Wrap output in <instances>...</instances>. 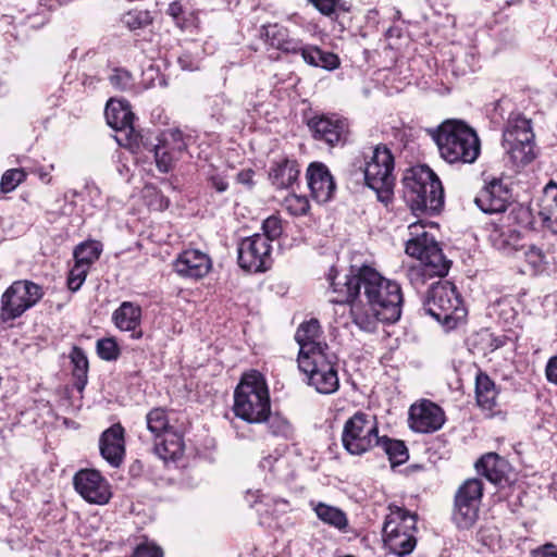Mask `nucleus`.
<instances>
[{
    "label": "nucleus",
    "instance_id": "49530a36",
    "mask_svg": "<svg viewBox=\"0 0 557 557\" xmlns=\"http://www.w3.org/2000/svg\"><path fill=\"white\" fill-rule=\"evenodd\" d=\"M540 216L544 226L557 234V194L553 195L552 202L541 210Z\"/></svg>",
    "mask_w": 557,
    "mask_h": 557
},
{
    "label": "nucleus",
    "instance_id": "9d476101",
    "mask_svg": "<svg viewBox=\"0 0 557 557\" xmlns=\"http://www.w3.org/2000/svg\"><path fill=\"white\" fill-rule=\"evenodd\" d=\"M311 348L309 356H298V368L307 376L308 385L314 387L320 394L330 395L339 388V379L336 370V356L327 348L314 352ZM306 351V349L304 350Z\"/></svg>",
    "mask_w": 557,
    "mask_h": 557
},
{
    "label": "nucleus",
    "instance_id": "72a5a7b5",
    "mask_svg": "<svg viewBox=\"0 0 557 557\" xmlns=\"http://www.w3.org/2000/svg\"><path fill=\"white\" fill-rule=\"evenodd\" d=\"M70 358L73 363L74 386L78 392H82L88 382L89 363L87 356L81 347L74 346Z\"/></svg>",
    "mask_w": 557,
    "mask_h": 557
},
{
    "label": "nucleus",
    "instance_id": "7c9ffc66",
    "mask_svg": "<svg viewBox=\"0 0 557 557\" xmlns=\"http://www.w3.org/2000/svg\"><path fill=\"white\" fill-rule=\"evenodd\" d=\"M154 453L164 461L181 458L184 453L182 436L173 430L168 432L165 435L161 436V442L156 441Z\"/></svg>",
    "mask_w": 557,
    "mask_h": 557
},
{
    "label": "nucleus",
    "instance_id": "b1692460",
    "mask_svg": "<svg viewBox=\"0 0 557 557\" xmlns=\"http://www.w3.org/2000/svg\"><path fill=\"white\" fill-rule=\"evenodd\" d=\"M261 36L265 42L286 54H297L301 39L293 37L283 25L269 24L261 28Z\"/></svg>",
    "mask_w": 557,
    "mask_h": 557
},
{
    "label": "nucleus",
    "instance_id": "0eeeda50",
    "mask_svg": "<svg viewBox=\"0 0 557 557\" xmlns=\"http://www.w3.org/2000/svg\"><path fill=\"white\" fill-rule=\"evenodd\" d=\"M423 310L447 331L455 329L467 315L461 296L449 281L431 284L423 299Z\"/></svg>",
    "mask_w": 557,
    "mask_h": 557
},
{
    "label": "nucleus",
    "instance_id": "7ed1b4c3",
    "mask_svg": "<svg viewBox=\"0 0 557 557\" xmlns=\"http://www.w3.org/2000/svg\"><path fill=\"white\" fill-rule=\"evenodd\" d=\"M403 197L414 214H436L444 205L440 178L428 165L408 169L403 178Z\"/></svg>",
    "mask_w": 557,
    "mask_h": 557
},
{
    "label": "nucleus",
    "instance_id": "de8ad7c7",
    "mask_svg": "<svg viewBox=\"0 0 557 557\" xmlns=\"http://www.w3.org/2000/svg\"><path fill=\"white\" fill-rule=\"evenodd\" d=\"M123 23L129 29H137L151 23V16L147 11H129L123 16Z\"/></svg>",
    "mask_w": 557,
    "mask_h": 557
},
{
    "label": "nucleus",
    "instance_id": "6ab92c4d",
    "mask_svg": "<svg viewBox=\"0 0 557 557\" xmlns=\"http://www.w3.org/2000/svg\"><path fill=\"white\" fill-rule=\"evenodd\" d=\"M408 422L414 432L433 433L443 426L445 413L440 406L424 399L419 404L411 405Z\"/></svg>",
    "mask_w": 557,
    "mask_h": 557
},
{
    "label": "nucleus",
    "instance_id": "ea45409f",
    "mask_svg": "<svg viewBox=\"0 0 557 557\" xmlns=\"http://www.w3.org/2000/svg\"><path fill=\"white\" fill-rule=\"evenodd\" d=\"M264 422L268 423V428L274 436L287 438L292 435L293 428L289 421L280 414H271L270 412Z\"/></svg>",
    "mask_w": 557,
    "mask_h": 557
},
{
    "label": "nucleus",
    "instance_id": "bb28decb",
    "mask_svg": "<svg viewBox=\"0 0 557 557\" xmlns=\"http://www.w3.org/2000/svg\"><path fill=\"white\" fill-rule=\"evenodd\" d=\"M299 173L296 160L281 157L273 161L269 177L276 188H289L297 181Z\"/></svg>",
    "mask_w": 557,
    "mask_h": 557
},
{
    "label": "nucleus",
    "instance_id": "338daca9",
    "mask_svg": "<svg viewBox=\"0 0 557 557\" xmlns=\"http://www.w3.org/2000/svg\"><path fill=\"white\" fill-rule=\"evenodd\" d=\"M275 504L276 505H282L283 507H287L288 506V502L286 499H283V498L275 500Z\"/></svg>",
    "mask_w": 557,
    "mask_h": 557
},
{
    "label": "nucleus",
    "instance_id": "680f3d73",
    "mask_svg": "<svg viewBox=\"0 0 557 557\" xmlns=\"http://www.w3.org/2000/svg\"><path fill=\"white\" fill-rule=\"evenodd\" d=\"M212 185L219 193H223L227 189V183L222 178H213Z\"/></svg>",
    "mask_w": 557,
    "mask_h": 557
},
{
    "label": "nucleus",
    "instance_id": "6e6d98bb",
    "mask_svg": "<svg viewBox=\"0 0 557 557\" xmlns=\"http://www.w3.org/2000/svg\"><path fill=\"white\" fill-rule=\"evenodd\" d=\"M545 375L548 382L557 385V356L548 359L545 367Z\"/></svg>",
    "mask_w": 557,
    "mask_h": 557
},
{
    "label": "nucleus",
    "instance_id": "a19ab883",
    "mask_svg": "<svg viewBox=\"0 0 557 557\" xmlns=\"http://www.w3.org/2000/svg\"><path fill=\"white\" fill-rule=\"evenodd\" d=\"M109 82L113 88L120 91H128L134 86L133 75L124 69H113L109 75Z\"/></svg>",
    "mask_w": 557,
    "mask_h": 557
},
{
    "label": "nucleus",
    "instance_id": "e433bc0d",
    "mask_svg": "<svg viewBox=\"0 0 557 557\" xmlns=\"http://www.w3.org/2000/svg\"><path fill=\"white\" fill-rule=\"evenodd\" d=\"M102 252V244L98 240H87L74 249V259L75 262L85 265L90 269V267L100 258Z\"/></svg>",
    "mask_w": 557,
    "mask_h": 557
},
{
    "label": "nucleus",
    "instance_id": "e2e57ef3",
    "mask_svg": "<svg viewBox=\"0 0 557 557\" xmlns=\"http://www.w3.org/2000/svg\"><path fill=\"white\" fill-rule=\"evenodd\" d=\"M40 5L47 7L49 9H52L54 4H60L63 0H38Z\"/></svg>",
    "mask_w": 557,
    "mask_h": 557
},
{
    "label": "nucleus",
    "instance_id": "f704fd0d",
    "mask_svg": "<svg viewBox=\"0 0 557 557\" xmlns=\"http://www.w3.org/2000/svg\"><path fill=\"white\" fill-rule=\"evenodd\" d=\"M146 424L154 441H159L161 436L173 430L166 410L161 407L153 408L146 414Z\"/></svg>",
    "mask_w": 557,
    "mask_h": 557
},
{
    "label": "nucleus",
    "instance_id": "58836bf2",
    "mask_svg": "<svg viewBox=\"0 0 557 557\" xmlns=\"http://www.w3.org/2000/svg\"><path fill=\"white\" fill-rule=\"evenodd\" d=\"M351 314L354 323L361 330L372 333L376 330L377 322L381 321L375 311H364L361 307L354 305L351 307Z\"/></svg>",
    "mask_w": 557,
    "mask_h": 557
},
{
    "label": "nucleus",
    "instance_id": "39448f33",
    "mask_svg": "<svg viewBox=\"0 0 557 557\" xmlns=\"http://www.w3.org/2000/svg\"><path fill=\"white\" fill-rule=\"evenodd\" d=\"M433 138L441 157L448 163H473L481 151L476 133L461 121H446L434 132Z\"/></svg>",
    "mask_w": 557,
    "mask_h": 557
},
{
    "label": "nucleus",
    "instance_id": "c85d7f7f",
    "mask_svg": "<svg viewBox=\"0 0 557 557\" xmlns=\"http://www.w3.org/2000/svg\"><path fill=\"white\" fill-rule=\"evenodd\" d=\"M320 333V324L315 319H311L310 321L304 322L299 325L296 331L295 339L299 345V354L298 356H309L310 351H304L305 348H311L314 352L321 350H327L329 346L326 344H322L317 342Z\"/></svg>",
    "mask_w": 557,
    "mask_h": 557
},
{
    "label": "nucleus",
    "instance_id": "a878e982",
    "mask_svg": "<svg viewBox=\"0 0 557 557\" xmlns=\"http://www.w3.org/2000/svg\"><path fill=\"white\" fill-rule=\"evenodd\" d=\"M297 54H300L302 61L313 67H320L326 71H334L339 67L341 61L337 54L325 51L314 45L304 44L301 40Z\"/></svg>",
    "mask_w": 557,
    "mask_h": 557
},
{
    "label": "nucleus",
    "instance_id": "a18cd8bd",
    "mask_svg": "<svg viewBox=\"0 0 557 557\" xmlns=\"http://www.w3.org/2000/svg\"><path fill=\"white\" fill-rule=\"evenodd\" d=\"M286 463L287 461L285 458L281 457L277 454H270L268 456L262 457V459L259 462V467L264 471H269L275 478H282V469L286 466Z\"/></svg>",
    "mask_w": 557,
    "mask_h": 557
},
{
    "label": "nucleus",
    "instance_id": "69168bd1",
    "mask_svg": "<svg viewBox=\"0 0 557 557\" xmlns=\"http://www.w3.org/2000/svg\"><path fill=\"white\" fill-rule=\"evenodd\" d=\"M39 177L41 181L46 182V183H49L50 182V177L48 176V173L46 172H39Z\"/></svg>",
    "mask_w": 557,
    "mask_h": 557
},
{
    "label": "nucleus",
    "instance_id": "c9c22d12",
    "mask_svg": "<svg viewBox=\"0 0 557 557\" xmlns=\"http://www.w3.org/2000/svg\"><path fill=\"white\" fill-rule=\"evenodd\" d=\"M376 447L382 448L393 466L401 465L408 460V449L404 442L399 440L380 436V443H377Z\"/></svg>",
    "mask_w": 557,
    "mask_h": 557
},
{
    "label": "nucleus",
    "instance_id": "aec40b11",
    "mask_svg": "<svg viewBox=\"0 0 557 557\" xmlns=\"http://www.w3.org/2000/svg\"><path fill=\"white\" fill-rule=\"evenodd\" d=\"M306 178L314 200L320 203L331 200L335 193L336 184L329 168L324 163H310L306 171Z\"/></svg>",
    "mask_w": 557,
    "mask_h": 557
},
{
    "label": "nucleus",
    "instance_id": "473e14b6",
    "mask_svg": "<svg viewBox=\"0 0 557 557\" xmlns=\"http://www.w3.org/2000/svg\"><path fill=\"white\" fill-rule=\"evenodd\" d=\"M310 506L323 523L333 527L338 531H346L348 527V518L342 509L322 502H310Z\"/></svg>",
    "mask_w": 557,
    "mask_h": 557
},
{
    "label": "nucleus",
    "instance_id": "c756f323",
    "mask_svg": "<svg viewBox=\"0 0 557 557\" xmlns=\"http://www.w3.org/2000/svg\"><path fill=\"white\" fill-rule=\"evenodd\" d=\"M476 471L493 484H500L506 478L508 463L495 453L482 456L475 463Z\"/></svg>",
    "mask_w": 557,
    "mask_h": 557
},
{
    "label": "nucleus",
    "instance_id": "ddd939ff",
    "mask_svg": "<svg viewBox=\"0 0 557 557\" xmlns=\"http://www.w3.org/2000/svg\"><path fill=\"white\" fill-rule=\"evenodd\" d=\"M417 516L397 508L385 520L383 535L386 546L398 556L410 554L416 545Z\"/></svg>",
    "mask_w": 557,
    "mask_h": 557
},
{
    "label": "nucleus",
    "instance_id": "09e8293b",
    "mask_svg": "<svg viewBox=\"0 0 557 557\" xmlns=\"http://www.w3.org/2000/svg\"><path fill=\"white\" fill-rule=\"evenodd\" d=\"M89 269L75 262L67 276V287L77 292L84 284Z\"/></svg>",
    "mask_w": 557,
    "mask_h": 557
},
{
    "label": "nucleus",
    "instance_id": "4c0bfd02",
    "mask_svg": "<svg viewBox=\"0 0 557 557\" xmlns=\"http://www.w3.org/2000/svg\"><path fill=\"white\" fill-rule=\"evenodd\" d=\"M321 14L330 17L332 21L337 23V30L343 32L345 29L344 23L338 21V10L347 11L341 0H308Z\"/></svg>",
    "mask_w": 557,
    "mask_h": 557
},
{
    "label": "nucleus",
    "instance_id": "1a4fd4ad",
    "mask_svg": "<svg viewBox=\"0 0 557 557\" xmlns=\"http://www.w3.org/2000/svg\"><path fill=\"white\" fill-rule=\"evenodd\" d=\"M531 120L511 114L503 132V148L512 164L524 166L535 159V143Z\"/></svg>",
    "mask_w": 557,
    "mask_h": 557
},
{
    "label": "nucleus",
    "instance_id": "79ce46f5",
    "mask_svg": "<svg viewBox=\"0 0 557 557\" xmlns=\"http://www.w3.org/2000/svg\"><path fill=\"white\" fill-rule=\"evenodd\" d=\"M169 147H172L173 150H176L182 154L187 149V144L184 138V134L178 128H172L163 132L158 138Z\"/></svg>",
    "mask_w": 557,
    "mask_h": 557
},
{
    "label": "nucleus",
    "instance_id": "bf43d9fd",
    "mask_svg": "<svg viewBox=\"0 0 557 557\" xmlns=\"http://www.w3.org/2000/svg\"><path fill=\"white\" fill-rule=\"evenodd\" d=\"M507 342L506 336H492L490 338L488 347L492 351L502 348Z\"/></svg>",
    "mask_w": 557,
    "mask_h": 557
},
{
    "label": "nucleus",
    "instance_id": "20e7f679",
    "mask_svg": "<svg viewBox=\"0 0 557 557\" xmlns=\"http://www.w3.org/2000/svg\"><path fill=\"white\" fill-rule=\"evenodd\" d=\"M403 197L414 214H436L444 205L440 178L428 165L408 169L403 178Z\"/></svg>",
    "mask_w": 557,
    "mask_h": 557
},
{
    "label": "nucleus",
    "instance_id": "3c124183",
    "mask_svg": "<svg viewBox=\"0 0 557 557\" xmlns=\"http://www.w3.org/2000/svg\"><path fill=\"white\" fill-rule=\"evenodd\" d=\"M131 557H163V550L154 543L145 541L135 547Z\"/></svg>",
    "mask_w": 557,
    "mask_h": 557
},
{
    "label": "nucleus",
    "instance_id": "8fccbe9b",
    "mask_svg": "<svg viewBox=\"0 0 557 557\" xmlns=\"http://www.w3.org/2000/svg\"><path fill=\"white\" fill-rule=\"evenodd\" d=\"M262 235H264V237L268 238V243L271 244V242L277 239L282 235L283 227L281 219L276 215L269 216L262 223Z\"/></svg>",
    "mask_w": 557,
    "mask_h": 557
},
{
    "label": "nucleus",
    "instance_id": "c03bdc74",
    "mask_svg": "<svg viewBox=\"0 0 557 557\" xmlns=\"http://www.w3.org/2000/svg\"><path fill=\"white\" fill-rule=\"evenodd\" d=\"M26 177L22 169H11L3 173L0 182V189L2 193H10L14 190Z\"/></svg>",
    "mask_w": 557,
    "mask_h": 557
},
{
    "label": "nucleus",
    "instance_id": "6e6552de",
    "mask_svg": "<svg viewBox=\"0 0 557 557\" xmlns=\"http://www.w3.org/2000/svg\"><path fill=\"white\" fill-rule=\"evenodd\" d=\"M361 165L366 185L376 193L377 200L388 206L393 199L394 156L384 145H377L364 154Z\"/></svg>",
    "mask_w": 557,
    "mask_h": 557
},
{
    "label": "nucleus",
    "instance_id": "cd10ccee",
    "mask_svg": "<svg viewBox=\"0 0 557 557\" xmlns=\"http://www.w3.org/2000/svg\"><path fill=\"white\" fill-rule=\"evenodd\" d=\"M157 144L152 141H148L144 139V136H139V140L137 137L135 138V145L139 147L143 146L144 149L153 153L157 168L162 173H168L172 170L174 163L181 157V153L176 150H173L172 147H169L161 140L157 139Z\"/></svg>",
    "mask_w": 557,
    "mask_h": 557
},
{
    "label": "nucleus",
    "instance_id": "774afa93",
    "mask_svg": "<svg viewBox=\"0 0 557 557\" xmlns=\"http://www.w3.org/2000/svg\"><path fill=\"white\" fill-rule=\"evenodd\" d=\"M377 14L379 12L376 10H370L368 12V18H374Z\"/></svg>",
    "mask_w": 557,
    "mask_h": 557
},
{
    "label": "nucleus",
    "instance_id": "a211bd4d",
    "mask_svg": "<svg viewBox=\"0 0 557 557\" xmlns=\"http://www.w3.org/2000/svg\"><path fill=\"white\" fill-rule=\"evenodd\" d=\"M511 190L500 178L490 181L475 196L474 203L486 214L505 212L511 203Z\"/></svg>",
    "mask_w": 557,
    "mask_h": 557
},
{
    "label": "nucleus",
    "instance_id": "5fc2aeb1",
    "mask_svg": "<svg viewBox=\"0 0 557 557\" xmlns=\"http://www.w3.org/2000/svg\"><path fill=\"white\" fill-rule=\"evenodd\" d=\"M184 13H185L184 8L180 2L175 1V2L170 3V5L168 8V14L170 16H172L175 24L181 28H184V26H185L184 25V23H185Z\"/></svg>",
    "mask_w": 557,
    "mask_h": 557
},
{
    "label": "nucleus",
    "instance_id": "393cba45",
    "mask_svg": "<svg viewBox=\"0 0 557 557\" xmlns=\"http://www.w3.org/2000/svg\"><path fill=\"white\" fill-rule=\"evenodd\" d=\"M115 326L124 332H131V337L138 339L143 336L140 330L141 308L131 301H124L112 314Z\"/></svg>",
    "mask_w": 557,
    "mask_h": 557
},
{
    "label": "nucleus",
    "instance_id": "2f4dec72",
    "mask_svg": "<svg viewBox=\"0 0 557 557\" xmlns=\"http://www.w3.org/2000/svg\"><path fill=\"white\" fill-rule=\"evenodd\" d=\"M498 392L495 383L484 372L480 371L475 376V398L478 405L484 410H493L496 407Z\"/></svg>",
    "mask_w": 557,
    "mask_h": 557
},
{
    "label": "nucleus",
    "instance_id": "f3484780",
    "mask_svg": "<svg viewBox=\"0 0 557 557\" xmlns=\"http://www.w3.org/2000/svg\"><path fill=\"white\" fill-rule=\"evenodd\" d=\"M76 492L91 504L104 505L110 500L109 484L96 470H81L73 479Z\"/></svg>",
    "mask_w": 557,
    "mask_h": 557
},
{
    "label": "nucleus",
    "instance_id": "2eb2a0df",
    "mask_svg": "<svg viewBox=\"0 0 557 557\" xmlns=\"http://www.w3.org/2000/svg\"><path fill=\"white\" fill-rule=\"evenodd\" d=\"M271 250L272 246L264 235L245 237L237 247L238 264L249 272H264L272 265Z\"/></svg>",
    "mask_w": 557,
    "mask_h": 557
},
{
    "label": "nucleus",
    "instance_id": "4be33fe9",
    "mask_svg": "<svg viewBox=\"0 0 557 557\" xmlns=\"http://www.w3.org/2000/svg\"><path fill=\"white\" fill-rule=\"evenodd\" d=\"M124 433V428L116 423L100 436V454L112 467H119L123 461L125 455Z\"/></svg>",
    "mask_w": 557,
    "mask_h": 557
},
{
    "label": "nucleus",
    "instance_id": "052dcab7",
    "mask_svg": "<svg viewBox=\"0 0 557 557\" xmlns=\"http://www.w3.org/2000/svg\"><path fill=\"white\" fill-rule=\"evenodd\" d=\"M545 196L553 199V195L557 194V183L550 181L544 188Z\"/></svg>",
    "mask_w": 557,
    "mask_h": 557
},
{
    "label": "nucleus",
    "instance_id": "423d86ee",
    "mask_svg": "<svg viewBox=\"0 0 557 557\" xmlns=\"http://www.w3.org/2000/svg\"><path fill=\"white\" fill-rule=\"evenodd\" d=\"M270 409V394L263 375L258 371L245 373L234 392L235 416L248 423H262Z\"/></svg>",
    "mask_w": 557,
    "mask_h": 557
},
{
    "label": "nucleus",
    "instance_id": "412c9836",
    "mask_svg": "<svg viewBox=\"0 0 557 557\" xmlns=\"http://www.w3.org/2000/svg\"><path fill=\"white\" fill-rule=\"evenodd\" d=\"M212 267L210 257L198 250L187 249L181 252L173 263L174 271L182 277L202 278Z\"/></svg>",
    "mask_w": 557,
    "mask_h": 557
},
{
    "label": "nucleus",
    "instance_id": "f8f14e48",
    "mask_svg": "<svg viewBox=\"0 0 557 557\" xmlns=\"http://www.w3.org/2000/svg\"><path fill=\"white\" fill-rule=\"evenodd\" d=\"M344 448L350 455H363L380 443L375 417L358 411L344 424L342 433Z\"/></svg>",
    "mask_w": 557,
    "mask_h": 557
},
{
    "label": "nucleus",
    "instance_id": "dca6fc26",
    "mask_svg": "<svg viewBox=\"0 0 557 557\" xmlns=\"http://www.w3.org/2000/svg\"><path fill=\"white\" fill-rule=\"evenodd\" d=\"M312 137L329 147L343 146L348 137L346 119L332 114L314 115L307 123Z\"/></svg>",
    "mask_w": 557,
    "mask_h": 557
},
{
    "label": "nucleus",
    "instance_id": "0e129e2a",
    "mask_svg": "<svg viewBox=\"0 0 557 557\" xmlns=\"http://www.w3.org/2000/svg\"><path fill=\"white\" fill-rule=\"evenodd\" d=\"M496 235H497V236H499V237H502V234H497V233L493 234V235H492V238H493L494 245H495V246H496V248H498V249H505V248H506V242H505V240H502V243H498V239H496V238H495V236H496Z\"/></svg>",
    "mask_w": 557,
    "mask_h": 557
},
{
    "label": "nucleus",
    "instance_id": "9b49d317",
    "mask_svg": "<svg viewBox=\"0 0 557 557\" xmlns=\"http://www.w3.org/2000/svg\"><path fill=\"white\" fill-rule=\"evenodd\" d=\"M44 295L42 287L32 281L13 282L1 296L0 321L9 323L21 318L27 310L35 307Z\"/></svg>",
    "mask_w": 557,
    "mask_h": 557
},
{
    "label": "nucleus",
    "instance_id": "f257e3e1",
    "mask_svg": "<svg viewBox=\"0 0 557 557\" xmlns=\"http://www.w3.org/2000/svg\"><path fill=\"white\" fill-rule=\"evenodd\" d=\"M335 276L330 274V288L336 296L332 302H352L363 296L370 311H375L381 322L395 323L400 319L403 308V293L400 285L382 276L376 270L364 265L357 274L346 277L341 288L334 282Z\"/></svg>",
    "mask_w": 557,
    "mask_h": 557
},
{
    "label": "nucleus",
    "instance_id": "4d7b16f0",
    "mask_svg": "<svg viewBox=\"0 0 557 557\" xmlns=\"http://www.w3.org/2000/svg\"><path fill=\"white\" fill-rule=\"evenodd\" d=\"M532 557H557V547L553 544H546L533 550Z\"/></svg>",
    "mask_w": 557,
    "mask_h": 557
},
{
    "label": "nucleus",
    "instance_id": "37998d69",
    "mask_svg": "<svg viewBox=\"0 0 557 557\" xmlns=\"http://www.w3.org/2000/svg\"><path fill=\"white\" fill-rule=\"evenodd\" d=\"M97 354L102 360H116L120 356V348L116 341L112 337L98 339Z\"/></svg>",
    "mask_w": 557,
    "mask_h": 557
},
{
    "label": "nucleus",
    "instance_id": "4468645a",
    "mask_svg": "<svg viewBox=\"0 0 557 557\" xmlns=\"http://www.w3.org/2000/svg\"><path fill=\"white\" fill-rule=\"evenodd\" d=\"M483 485L479 479L467 480L455 496L454 519L459 529H469L478 519Z\"/></svg>",
    "mask_w": 557,
    "mask_h": 557
},
{
    "label": "nucleus",
    "instance_id": "5701e85b",
    "mask_svg": "<svg viewBox=\"0 0 557 557\" xmlns=\"http://www.w3.org/2000/svg\"><path fill=\"white\" fill-rule=\"evenodd\" d=\"M104 115L108 124L113 129L129 133L134 143L136 136H140L138 134H134L133 123L135 115L132 112L128 102L110 99L106 106ZM137 140H139V137H137Z\"/></svg>",
    "mask_w": 557,
    "mask_h": 557
},
{
    "label": "nucleus",
    "instance_id": "f03ea898",
    "mask_svg": "<svg viewBox=\"0 0 557 557\" xmlns=\"http://www.w3.org/2000/svg\"><path fill=\"white\" fill-rule=\"evenodd\" d=\"M408 230L411 237L406 243V252L420 261L419 265L410 268L408 277L412 286L419 288L426 278L445 276L450 262L443 255L435 238L424 230V225L412 223Z\"/></svg>",
    "mask_w": 557,
    "mask_h": 557
},
{
    "label": "nucleus",
    "instance_id": "864d4df0",
    "mask_svg": "<svg viewBox=\"0 0 557 557\" xmlns=\"http://www.w3.org/2000/svg\"><path fill=\"white\" fill-rule=\"evenodd\" d=\"M528 263L532 267L537 268L544 263H547L545 252L537 246H530L524 252Z\"/></svg>",
    "mask_w": 557,
    "mask_h": 557
},
{
    "label": "nucleus",
    "instance_id": "603ef678",
    "mask_svg": "<svg viewBox=\"0 0 557 557\" xmlns=\"http://www.w3.org/2000/svg\"><path fill=\"white\" fill-rule=\"evenodd\" d=\"M285 201L287 209L295 215H304L309 211V201L305 196L292 195Z\"/></svg>",
    "mask_w": 557,
    "mask_h": 557
},
{
    "label": "nucleus",
    "instance_id": "13d9d810",
    "mask_svg": "<svg viewBox=\"0 0 557 557\" xmlns=\"http://www.w3.org/2000/svg\"><path fill=\"white\" fill-rule=\"evenodd\" d=\"M253 174L255 173L252 170H244L237 174V181L240 184H244V185H247L250 187L253 184V181H252Z\"/></svg>",
    "mask_w": 557,
    "mask_h": 557
}]
</instances>
